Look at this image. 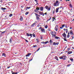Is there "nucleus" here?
Listing matches in <instances>:
<instances>
[{
    "instance_id": "1",
    "label": "nucleus",
    "mask_w": 74,
    "mask_h": 74,
    "mask_svg": "<svg viewBox=\"0 0 74 74\" xmlns=\"http://www.w3.org/2000/svg\"><path fill=\"white\" fill-rule=\"evenodd\" d=\"M51 34L52 36V37H56V32H52L51 31L50 33Z\"/></svg>"
},
{
    "instance_id": "2",
    "label": "nucleus",
    "mask_w": 74,
    "mask_h": 74,
    "mask_svg": "<svg viewBox=\"0 0 74 74\" xmlns=\"http://www.w3.org/2000/svg\"><path fill=\"white\" fill-rule=\"evenodd\" d=\"M59 3V1H56V2H55L54 3V6H56V7H57V6H59V5L57 4Z\"/></svg>"
},
{
    "instance_id": "3",
    "label": "nucleus",
    "mask_w": 74,
    "mask_h": 74,
    "mask_svg": "<svg viewBox=\"0 0 74 74\" xmlns=\"http://www.w3.org/2000/svg\"><path fill=\"white\" fill-rule=\"evenodd\" d=\"M66 56L64 55L62 56V57H59V58L60 59H63V60H65L66 59Z\"/></svg>"
},
{
    "instance_id": "4",
    "label": "nucleus",
    "mask_w": 74,
    "mask_h": 74,
    "mask_svg": "<svg viewBox=\"0 0 74 74\" xmlns=\"http://www.w3.org/2000/svg\"><path fill=\"white\" fill-rule=\"evenodd\" d=\"M51 7H50L48 8V6H46L45 7V8H46L47 10H48V11H50L51 10Z\"/></svg>"
},
{
    "instance_id": "5",
    "label": "nucleus",
    "mask_w": 74,
    "mask_h": 74,
    "mask_svg": "<svg viewBox=\"0 0 74 74\" xmlns=\"http://www.w3.org/2000/svg\"><path fill=\"white\" fill-rule=\"evenodd\" d=\"M41 43L44 45H45V44H47V43H48V41H47L46 42H41Z\"/></svg>"
},
{
    "instance_id": "6",
    "label": "nucleus",
    "mask_w": 74,
    "mask_h": 74,
    "mask_svg": "<svg viewBox=\"0 0 74 74\" xmlns=\"http://www.w3.org/2000/svg\"><path fill=\"white\" fill-rule=\"evenodd\" d=\"M35 14L36 15V19H37V20H40V18L38 16V14L37 13H35Z\"/></svg>"
},
{
    "instance_id": "7",
    "label": "nucleus",
    "mask_w": 74,
    "mask_h": 74,
    "mask_svg": "<svg viewBox=\"0 0 74 74\" xmlns=\"http://www.w3.org/2000/svg\"><path fill=\"white\" fill-rule=\"evenodd\" d=\"M62 35L63 36V37H64V38H66V33H64L62 34Z\"/></svg>"
},
{
    "instance_id": "8",
    "label": "nucleus",
    "mask_w": 74,
    "mask_h": 74,
    "mask_svg": "<svg viewBox=\"0 0 74 74\" xmlns=\"http://www.w3.org/2000/svg\"><path fill=\"white\" fill-rule=\"evenodd\" d=\"M1 10H2V11H4V10H7V8H3V7H1Z\"/></svg>"
},
{
    "instance_id": "9",
    "label": "nucleus",
    "mask_w": 74,
    "mask_h": 74,
    "mask_svg": "<svg viewBox=\"0 0 74 74\" xmlns=\"http://www.w3.org/2000/svg\"><path fill=\"white\" fill-rule=\"evenodd\" d=\"M58 25H56L55 28V31H56V32L58 31Z\"/></svg>"
},
{
    "instance_id": "10",
    "label": "nucleus",
    "mask_w": 74,
    "mask_h": 74,
    "mask_svg": "<svg viewBox=\"0 0 74 74\" xmlns=\"http://www.w3.org/2000/svg\"><path fill=\"white\" fill-rule=\"evenodd\" d=\"M32 55V53H28L27 55L25 56L26 57H29L30 56Z\"/></svg>"
},
{
    "instance_id": "11",
    "label": "nucleus",
    "mask_w": 74,
    "mask_h": 74,
    "mask_svg": "<svg viewBox=\"0 0 74 74\" xmlns=\"http://www.w3.org/2000/svg\"><path fill=\"white\" fill-rule=\"evenodd\" d=\"M39 8L40 9V10H41V11H42L43 10H44V7H39Z\"/></svg>"
},
{
    "instance_id": "12",
    "label": "nucleus",
    "mask_w": 74,
    "mask_h": 74,
    "mask_svg": "<svg viewBox=\"0 0 74 74\" xmlns=\"http://www.w3.org/2000/svg\"><path fill=\"white\" fill-rule=\"evenodd\" d=\"M65 24H64L62 25V27H60V29H63V27H64V26H65Z\"/></svg>"
},
{
    "instance_id": "13",
    "label": "nucleus",
    "mask_w": 74,
    "mask_h": 74,
    "mask_svg": "<svg viewBox=\"0 0 74 74\" xmlns=\"http://www.w3.org/2000/svg\"><path fill=\"white\" fill-rule=\"evenodd\" d=\"M39 12V14L40 15H42V16H44V13L41 12Z\"/></svg>"
},
{
    "instance_id": "14",
    "label": "nucleus",
    "mask_w": 74,
    "mask_h": 74,
    "mask_svg": "<svg viewBox=\"0 0 74 74\" xmlns=\"http://www.w3.org/2000/svg\"><path fill=\"white\" fill-rule=\"evenodd\" d=\"M55 39H56V40H58V39H60V38L59 37L56 36H56H55Z\"/></svg>"
},
{
    "instance_id": "15",
    "label": "nucleus",
    "mask_w": 74,
    "mask_h": 74,
    "mask_svg": "<svg viewBox=\"0 0 74 74\" xmlns=\"http://www.w3.org/2000/svg\"><path fill=\"white\" fill-rule=\"evenodd\" d=\"M43 33H45V29L43 28H42V29L40 30Z\"/></svg>"
},
{
    "instance_id": "16",
    "label": "nucleus",
    "mask_w": 74,
    "mask_h": 74,
    "mask_svg": "<svg viewBox=\"0 0 74 74\" xmlns=\"http://www.w3.org/2000/svg\"><path fill=\"white\" fill-rule=\"evenodd\" d=\"M23 17H22V16H21L20 17V20L21 21H23Z\"/></svg>"
},
{
    "instance_id": "17",
    "label": "nucleus",
    "mask_w": 74,
    "mask_h": 74,
    "mask_svg": "<svg viewBox=\"0 0 74 74\" xmlns=\"http://www.w3.org/2000/svg\"><path fill=\"white\" fill-rule=\"evenodd\" d=\"M73 53V51H69L68 52L67 54L68 55H70V54H71V53Z\"/></svg>"
},
{
    "instance_id": "18",
    "label": "nucleus",
    "mask_w": 74,
    "mask_h": 74,
    "mask_svg": "<svg viewBox=\"0 0 74 74\" xmlns=\"http://www.w3.org/2000/svg\"><path fill=\"white\" fill-rule=\"evenodd\" d=\"M64 31H65V30H66V33H68V29H64Z\"/></svg>"
},
{
    "instance_id": "19",
    "label": "nucleus",
    "mask_w": 74,
    "mask_h": 74,
    "mask_svg": "<svg viewBox=\"0 0 74 74\" xmlns=\"http://www.w3.org/2000/svg\"><path fill=\"white\" fill-rule=\"evenodd\" d=\"M60 8L59 7L58 8H57L56 9V13H57V12H58V11L59 10V9Z\"/></svg>"
},
{
    "instance_id": "20",
    "label": "nucleus",
    "mask_w": 74,
    "mask_h": 74,
    "mask_svg": "<svg viewBox=\"0 0 74 74\" xmlns=\"http://www.w3.org/2000/svg\"><path fill=\"white\" fill-rule=\"evenodd\" d=\"M52 22H53V21H56V19H55V18L53 17L52 18Z\"/></svg>"
},
{
    "instance_id": "21",
    "label": "nucleus",
    "mask_w": 74,
    "mask_h": 74,
    "mask_svg": "<svg viewBox=\"0 0 74 74\" xmlns=\"http://www.w3.org/2000/svg\"><path fill=\"white\" fill-rule=\"evenodd\" d=\"M36 24V23H33V24H32L31 25V26L32 27H34V26L35 24Z\"/></svg>"
},
{
    "instance_id": "22",
    "label": "nucleus",
    "mask_w": 74,
    "mask_h": 74,
    "mask_svg": "<svg viewBox=\"0 0 74 74\" xmlns=\"http://www.w3.org/2000/svg\"><path fill=\"white\" fill-rule=\"evenodd\" d=\"M30 8H31V7H26V9H25V11H26L27 10V9H30Z\"/></svg>"
},
{
    "instance_id": "23",
    "label": "nucleus",
    "mask_w": 74,
    "mask_h": 74,
    "mask_svg": "<svg viewBox=\"0 0 74 74\" xmlns=\"http://www.w3.org/2000/svg\"><path fill=\"white\" fill-rule=\"evenodd\" d=\"M12 74H18V72H12Z\"/></svg>"
},
{
    "instance_id": "24",
    "label": "nucleus",
    "mask_w": 74,
    "mask_h": 74,
    "mask_svg": "<svg viewBox=\"0 0 74 74\" xmlns=\"http://www.w3.org/2000/svg\"><path fill=\"white\" fill-rule=\"evenodd\" d=\"M12 38H10V43H12Z\"/></svg>"
},
{
    "instance_id": "25",
    "label": "nucleus",
    "mask_w": 74,
    "mask_h": 74,
    "mask_svg": "<svg viewBox=\"0 0 74 74\" xmlns=\"http://www.w3.org/2000/svg\"><path fill=\"white\" fill-rule=\"evenodd\" d=\"M70 60H71V62H73V58H70Z\"/></svg>"
},
{
    "instance_id": "26",
    "label": "nucleus",
    "mask_w": 74,
    "mask_h": 74,
    "mask_svg": "<svg viewBox=\"0 0 74 74\" xmlns=\"http://www.w3.org/2000/svg\"><path fill=\"white\" fill-rule=\"evenodd\" d=\"M49 42L50 43V44H52L53 43V41H52L51 40H50L49 41Z\"/></svg>"
},
{
    "instance_id": "27",
    "label": "nucleus",
    "mask_w": 74,
    "mask_h": 74,
    "mask_svg": "<svg viewBox=\"0 0 74 74\" xmlns=\"http://www.w3.org/2000/svg\"><path fill=\"white\" fill-rule=\"evenodd\" d=\"M2 56H4L5 57H6V56H5V53H3Z\"/></svg>"
},
{
    "instance_id": "28",
    "label": "nucleus",
    "mask_w": 74,
    "mask_h": 74,
    "mask_svg": "<svg viewBox=\"0 0 74 74\" xmlns=\"http://www.w3.org/2000/svg\"><path fill=\"white\" fill-rule=\"evenodd\" d=\"M33 36H34V37H36V35L34 34V33H33L32 34Z\"/></svg>"
},
{
    "instance_id": "29",
    "label": "nucleus",
    "mask_w": 74,
    "mask_h": 74,
    "mask_svg": "<svg viewBox=\"0 0 74 74\" xmlns=\"http://www.w3.org/2000/svg\"><path fill=\"white\" fill-rule=\"evenodd\" d=\"M51 17H49V19L47 21V22H48V21H50V20H51Z\"/></svg>"
},
{
    "instance_id": "30",
    "label": "nucleus",
    "mask_w": 74,
    "mask_h": 74,
    "mask_svg": "<svg viewBox=\"0 0 74 74\" xmlns=\"http://www.w3.org/2000/svg\"><path fill=\"white\" fill-rule=\"evenodd\" d=\"M36 40L37 41V42H39V39H38V38H36Z\"/></svg>"
},
{
    "instance_id": "31",
    "label": "nucleus",
    "mask_w": 74,
    "mask_h": 74,
    "mask_svg": "<svg viewBox=\"0 0 74 74\" xmlns=\"http://www.w3.org/2000/svg\"><path fill=\"white\" fill-rule=\"evenodd\" d=\"M6 32H7L6 31H5L2 32L1 31V33H2V34H4L5 33H6Z\"/></svg>"
},
{
    "instance_id": "32",
    "label": "nucleus",
    "mask_w": 74,
    "mask_h": 74,
    "mask_svg": "<svg viewBox=\"0 0 74 74\" xmlns=\"http://www.w3.org/2000/svg\"><path fill=\"white\" fill-rule=\"evenodd\" d=\"M55 58L56 59V60H59L58 59V57H56Z\"/></svg>"
},
{
    "instance_id": "33",
    "label": "nucleus",
    "mask_w": 74,
    "mask_h": 74,
    "mask_svg": "<svg viewBox=\"0 0 74 74\" xmlns=\"http://www.w3.org/2000/svg\"><path fill=\"white\" fill-rule=\"evenodd\" d=\"M69 6H70V8H73V6L72 5H71V4H70L69 5Z\"/></svg>"
},
{
    "instance_id": "34",
    "label": "nucleus",
    "mask_w": 74,
    "mask_h": 74,
    "mask_svg": "<svg viewBox=\"0 0 74 74\" xmlns=\"http://www.w3.org/2000/svg\"><path fill=\"white\" fill-rule=\"evenodd\" d=\"M70 34H71V35H73V33L72 32H70Z\"/></svg>"
},
{
    "instance_id": "35",
    "label": "nucleus",
    "mask_w": 74,
    "mask_h": 74,
    "mask_svg": "<svg viewBox=\"0 0 74 74\" xmlns=\"http://www.w3.org/2000/svg\"><path fill=\"white\" fill-rule=\"evenodd\" d=\"M29 36H31V37L30 38H31V37H32V34H29Z\"/></svg>"
},
{
    "instance_id": "36",
    "label": "nucleus",
    "mask_w": 74,
    "mask_h": 74,
    "mask_svg": "<svg viewBox=\"0 0 74 74\" xmlns=\"http://www.w3.org/2000/svg\"><path fill=\"white\" fill-rule=\"evenodd\" d=\"M12 14H9V16L10 17H11L12 16Z\"/></svg>"
},
{
    "instance_id": "37",
    "label": "nucleus",
    "mask_w": 74,
    "mask_h": 74,
    "mask_svg": "<svg viewBox=\"0 0 74 74\" xmlns=\"http://www.w3.org/2000/svg\"><path fill=\"white\" fill-rule=\"evenodd\" d=\"M34 11L37 12V11H38V10H37V9L36 8V10H35Z\"/></svg>"
},
{
    "instance_id": "38",
    "label": "nucleus",
    "mask_w": 74,
    "mask_h": 74,
    "mask_svg": "<svg viewBox=\"0 0 74 74\" xmlns=\"http://www.w3.org/2000/svg\"><path fill=\"white\" fill-rule=\"evenodd\" d=\"M26 34L27 36H28V37L29 36V33H26Z\"/></svg>"
},
{
    "instance_id": "39",
    "label": "nucleus",
    "mask_w": 74,
    "mask_h": 74,
    "mask_svg": "<svg viewBox=\"0 0 74 74\" xmlns=\"http://www.w3.org/2000/svg\"><path fill=\"white\" fill-rule=\"evenodd\" d=\"M29 14V12H27L25 13V15H27Z\"/></svg>"
},
{
    "instance_id": "40",
    "label": "nucleus",
    "mask_w": 74,
    "mask_h": 74,
    "mask_svg": "<svg viewBox=\"0 0 74 74\" xmlns=\"http://www.w3.org/2000/svg\"><path fill=\"white\" fill-rule=\"evenodd\" d=\"M71 64H68L67 65V66H68V67H69V66H71Z\"/></svg>"
},
{
    "instance_id": "41",
    "label": "nucleus",
    "mask_w": 74,
    "mask_h": 74,
    "mask_svg": "<svg viewBox=\"0 0 74 74\" xmlns=\"http://www.w3.org/2000/svg\"><path fill=\"white\" fill-rule=\"evenodd\" d=\"M45 29H47L48 28V25H46L45 26Z\"/></svg>"
},
{
    "instance_id": "42",
    "label": "nucleus",
    "mask_w": 74,
    "mask_h": 74,
    "mask_svg": "<svg viewBox=\"0 0 74 74\" xmlns=\"http://www.w3.org/2000/svg\"><path fill=\"white\" fill-rule=\"evenodd\" d=\"M67 37V38H69V37H70V35H68Z\"/></svg>"
},
{
    "instance_id": "43",
    "label": "nucleus",
    "mask_w": 74,
    "mask_h": 74,
    "mask_svg": "<svg viewBox=\"0 0 74 74\" xmlns=\"http://www.w3.org/2000/svg\"><path fill=\"white\" fill-rule=\"evenodd\" d=\"M33 47L34 48H35V47H37V45H33Z\"/></svg>"
},
{
    "instance_id": "44",
    "label": "nucleus",
    "mask_w": 74,
    "mask_h": 74,
    "mask_svg": "<svg viewBox=\"0 0 74 74\" xmlns=\"http://www.w3.org/2000/svg\"><path fill=\"white\" fill-rule=\"evenodd\" d=\"M53 45H56V42H53Z\"/></svg>"
},
{
    "instance_id": "45",
    "label": "nucleus",
    "mask_w": 74,
    "mask_h": 74,
    "mask_svg": "<svg viewBox=\"0 0 74 74\" xmlns=\"http://www.w3.org/2000/svg\"><path fill=\"white\" fill-rule=\"evenodd\" d=\"M67 50H68V51H69L70 50V48H68Z\"/></svg>"
},
{
    "instance_id": "46",
    "label": "nucleus",
    "mask_w": 74,
    "mask_h": 74,
    "mask_svg": "<svg viewBox=\"0 0 74 74\" xmlns=\"http://www.w3.org/2000/svg\"><path fill=\"white\" fill-rule=\"evenodd\" d=\"M65 28H68L67 25H66L65 24Z\"/></svg>"
},
{
    "instance_id": "47",
    "label": "nucleus",
    "mask_w": 74,
    "mask_h": 74,
    "mask_svg": "<svg viewBox=\"0 0 74 74\" xmlns=\"http://www.w3.org/2000/svg\"><path fill=\"white\" fill-rule=\"evenodd\" d=\"M55 10H54L53 11V14H55Z\"/></svg>"
},
{
    "instance_id": "48",
    "label": "nucleus",
    "mask_w": 74,
    "mask_h": 74,
    "mask_svg": "<svg viewBox=\"0 0 74 74\" xmlns=\"http://www.w3.org/2000/svg\"><path fill=\"white\" fill-rule=\"evenodd\" d=\"M40 29L41 30H42V27H40V28H39V29L40 30Z\"/></svg>"
},
{
    "instance_id": "49",
    "label": "nucleus",
    "mask_w": 74,
    "mask_h": 74,
    "mask_svg": "<svg viewBox=\"0 0 74 74\" xmlns=\"http://www.w3.org/2000/svg\"><path fill=\"white\" fill-rule=\"evenodd\" d=\"M56 45H58V44H59V42H56Z\"/></svg>"
},
{
    "instance_id": "50",
    "label": "nucleus",
    "mask_w": 74,
    "mask_h": 74,
    "mask_svg": "<svg viewBox=\"0 0 74 74\" xmlns=\"http://www.w3.org/2000/svg\"><path fill=\"white\" fill-rule=\"evenodd\" d=\"M43 37H42V36H41L40 37V40H42Z\"/></svg>"
},
{
    "instance_id": "51",
    "label": "nucleus",
    "mask_w": 74,
    "mask_h": 74,
    "mask_svg": "<svg viewBox=\"0 0 74 74\" xmlns=\"http://www.w3.org/2000/svg\"><path fill=\"white\" fill-rule=\"evenodd\" d=\"M64 41H67V39L66 38H64Z\"/></svg>"
},
{
    "instance_id": "52",
    "label": "nucleus",
    "mask_w": 74,
    "mask_h": 74,
    "mask_svg": "<svg viewBox=\"0 0 74 74\" xmlns=\"http://www.w3.org/2000/svg\"><path fill=\"white\" fill-rule=\"evenodd\" d=\"M47 30L48 31H51V30L49 28H48Z\"/></svg>"
},
{
    "instance_id": "53",
    "label": "nucleus",
    "mask_w": 74,
    "mask_h": 74,
    "mask_svg": "<svg viewBox=\"0 0 74 74\" xmlns=\"http://www.w3.org/2000/svg\"><path fill=\"white\" fill-rule=\"evenodd\" d=\"M36 9H37V10H40V9L39 8V7H38L37 8H36Z\"/></svg>"
},
{
    "instance_id": "54",
    "label": "nucleus",
    "mask_w": 74,
    "mask_h": 74,
    "mask_svg": "<svg viewBox=\"0 0 74 74\" xmlns=\"http://www.w3.org/2000/svg\"><path fill=\"white\" fill-rule=\"evenodd\" d=\"M47 12H46L44 14V15H48V14H47Z\"/></svg>"
},
{
    "instance_id": "55",
    "label": "nucleus",
    "mask_w": 74,
    "mask_h": 74,
    "mask_svg": "<svg viewBox=\"0 0 74 74\" xmlns=\"http://www.w3.org/2000/svg\"><path fill=\"white\" fill-rule=\"evenodd\" d=\"M25 40L26 42H28V40H27L26 39H25Z\"/></svg>"
},
{
    "instance_id": "56",
    "label": "nucleus",
    "mask_w": 74,
    "mask_h": 74,
    "mask_svg": "<svg viewBox=\"0 0 74 74\" xmlns=\"http://www.w3.org/2000/svg\"><path fill=\"white\" fill-rule=\"evenodd\" d=\"M39 50H40V48H39L38 49H37L36 52H38V51H39Z\"/></svg>"
},
{
    "instance_id": "57",
    "label": "nucleus",
    "mask_w": 74,
    "mask_h": 74,
    "mask_svg": "<svg viewBox=\"0 0 74 74\" xmlns=\"http://www.w3.org/2000/svg\"><path fill=\"white\" fill-rule=\"evenodd\" d=\"M74 36H73L72 38V39H71V40H73V39H74Z\"/></svg>"
},
{
    "instance_id": "58",
    "label": "nucleus",
    "mask_w": 74,
    "mask_h": 74,
    "mask_svg": "<svg viewBox=\"0 0 74 74\" xmlns=\"http://www.w3.org/2000/svg\"><path fill=\"white\" fill-rule=\"evenodd\" d=\"M68 35H70V32H69L68 33Z\"/></svg>"
},
{
    "instance_id": "59",
    "label": "nucleus",
    "mask_w": 74,
    "mask_h": 74,
    "mask_svg": "<svg viewBox=\"0 0 74 74\" xmlns=\"http://www.w3.org/2000/svg\"><path fill=\"white\" fill-rule=\"evenodd\" d=\"M32 60H33V59H32L31 60H29V61L30 62V61H32Z\"/></svg>"
},
{
    "instance_id": "60",
    "label": "nucleus",
    "mask_w": 74,
    "mask_h": 74,
    "mask_svg": "<svg viewBox=\"0 0 74 74\" xmlns=\"http://www.w3.org/2000/svg\"><path fill=\"white\" fill-rule=\"evenodd\" d=\"M63 53V51H62V52H61L60 53V54H62Z\"/></svg>"
},
{
    "instance_id": "61",
    "label": "nucleus",
    "mask_w": 74,
    "mask_h": 74,
    "mask_svg": "<svg viewBox=\"0 0 74 74\" xmlns=\"http://www.w3.org/2000/svg\"><path fill=\"white\" fill-rule=\"evenodd\" d=\"M21 8H23V6H21Z\"/></svg>"
},
{
    "instance_id": "62",
    "label": "nucleus",
    "mask_w": 74,
    "mask_h": 74,
    "mask_svg": "<svg viewBox=\"0 0 74 74\" xmlns=\"http://www.w3.org/2000/svg\"><path fill=\"white\" fill-rule=\"evenodd\" d=\"M70 29H72V27H70Z\"/></svg>"
},
{
    "instance_id": "63",
    "label": "nucleus",
    "mask_w": 74,
    "mask_h": 74,
    "mask_svg": "<svg viewBox=\"0 0 74 74\" xmlns=\"http://www.w3.org/2000/svg\"><path fill=\"white\" fill-rule=\"evenodd\" d=\"M9 68H10V66H9L7 67V69H9Z\"/></svg>"
},
{
    "instance_id": "64",
    "label": "nucleus",
    "mask_w": 74,
    "mask_h": 74,
    "mask_svg": "<svg viewBox=\"0 0 74 74\" xmlns=\"http://www.w3.org/2000/svg\"><path fill=\"white\" fill-rule=\"evenodd\" d=\"M72 49H73L74 50V47H72Z\"/></svg>"
}]
</instances>
